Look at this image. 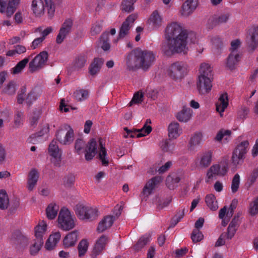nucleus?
Returning <instances> with one entry per match:
<instances>
[{"instance_id":"nucleus-1","label":"nucleus","mask_w":258,"mask_h":258,"mask_svg":"<svg viewBox=\"0 0 258 258\" xmlns=\"http://www.w3.org/2000/svg\"><path fill=\"white\" fill-rule=\"evenodd\" d=\"M187 35L179 36V37L167 39L168 44H164L162 47V50L165 55L171 56L175 53H184L186 52Z\"/></svg>"},{"instance_id":"nucleus-2","label":"nucleus","mask_w":258,"mask_h":258,"mask_svg":"<svg viewBox=\"0 0 258 258\" xmlns=\"http://www.w3.org/2000/svg\"><path fill=\"white\" fill-rule=\"evenodd\" d=\"M85 146V158L86 160L89 161L91 160L97 153V143L94 138L90 139L86 145L82 139H77L76 140L75 149L78 154L82 152Z\"/></svg>"},{"instance_id":"nucleus-3","label":"nucleus","mask_w":258,"mask_h":258,"mask_svg":"<svg viewBox=\"0 0 258 258\" xmlns=\"http://www.w3.org/2000/svg\"><path fill=\"white\" fill-rule=\"evenodd\" d=\"M74 210L77 217L82 220L92 221L98 216V210L96 208L83 204L76 205Z\"/></svg>"},{"instance_id":"nucleus-4","label":"nucleus","mask_w":258,"mask_h":258,"mask_svg":"<svg viewBox=\"0 0 258 258\" xmlns=\"http://www.w3.org/2000/svg\"><path fill=\"white\" fill-rule=\"evenodd\" d=\"M75 217H73L71 212L67 208H62L58 215V223L59 227L64 231H69L75 226Z\"/></svg>"},{"instance_id":"nucleus-5","label":"nucleus","mask_w":258,"mask_h":258,"mask_svg":"<svg viewBox=\"0 0 258 258\" xmlns=\"http://www.w3.org/2000/svg\"><path fill=\"white\" fill-rule=\"evenodd\" d=\"M249 143L247 141H244L237 146L232 153L231 158L232 163L234 166L241 165L245 155L247 152Z\"/></svg>"},{"instance_id":"nucleus-6","label":"nucleus","mask_w":258,"mask_h":258,"mask_svg":"<svg viewBox=\"0 0 258 258\" xmlns=\"http://www.w3.org/2000/svg\"><path fill=\"white\" fill-rule=\"evenodd\" d=\"M186 65L182 61H176L172 63L168 70V74L174 80L181 79L186 72Z\"/></svg>"},{"instance_id":"nucleus-7","label":"nucleus","mask_w":258,"mask_h":258,"mask_svg":"<svg viewBox=\"0 0 258 258\" xmlns=\"http://www.w3.org/2000/svg\"><path fill=\"white\" fill-rule=\"evenodd\" d=\"M48 58V54L43 51L37 55L29 63V71L34 73L42 69L46 64Z\"/></svg>"},{"instance_id":"nucleus-8","label":"nucleus","mask_w":258,"mask_h":258,"mask_svg":"<svg viewBox=\"0 0 258 258\" xmlns=\"http://www.w3.org/2000/svg\"><path fill=\"white\" fill-rule=\"evenodd\" d=\"M57 140L62 145L71 144L74 139V133L71 126L59 129L56 134Z\"/></svg>"},{"instance_id":"nucleus-9","label":"nucleus","mask_w":258,"mask_h":258,"mask_svg":"<svg viewBox=\"0 0 258 258\" xmlns=\"http://www.w3.org/2000/svg\"><path fill=\"white\" fill-rule=\"evenodd\" d=\"M187 35V31L184 30L181 25L177 22L171 23L166 27L165 35L167 39Z\"/></svg>"},{"instance_id":"nucleus-10","label":"nucleus","mask_w":258,"mask_h":258,"mask_svg":"<svg viewBox=\"0 0 258 258\" xmlns=\"http://www.w3.org/2000/svg\"><path fill=\"white\" fill-rule=\"evenodd\" d=\"M140 67L144 70H147L152 64L155 59L154 54L151 51L138 50Z\"/></svg>"},{"instance_id":"nucleus-11","label":"nucleus","mask_w":258,"mask_h":258,"mask_svg":"<svg viewBox=\"0 0 258 258\" xmlns=\"http://www.w3.org/2000/svg\"><path fill=\"white\" fill-rule=\"evenodd\" d=\"M48 151L50 155L53 157L51 162L55 166L60 167L61 151L59 149L56 141H52L49 144Z\"/></svg>"},{"instance_id":"nucleus-12","label":"nucleus","mask_w":258,"mask_h":258,"mask_svg":"<svg viewBox=\"0 0 258 258\" xmlns=\"http://www.w3.org/2000/svg\"><path fill=\"white\" fill-rule=\"evenodd\" d=\"M162 17L157 10L153 11L147 21L148 28L150 31L157 30L162 26Z\"/></svg>"},{"instance_id":"nucleus-13","label":"nucleus","mask_w":258,"mask_h":258,"mask_svg":"<svg viewBox=\"0 0 258 258\" xmlns=\"http://www.w3.org/2000/svg\"><path fill=\"white\" fill-rule=\"evenodd\" d=\"M137 17V14H132L126 18L120 28L118 38H123L128 34L130 28Z\"/></svg>"},{"instance_id":"nucleus-14","label":"nucleus","mask_w":258,"mask_h":258,"mask_svg":"<svg viewBox=\"0 0 258 258\" xmlns=\"http://www.w3.org/2000/svg\"><path fill=\"white\" fill-rule=\"evenodd\" d=\"M73 25V22L72 19H68L63 23L58 35H57L56 42L57 44H61L66 38L71 30Z\"/></svg>"},{"instance_id":"nucleus-15","label":"nucleus","mask_w":258,"mask_h":258,"mask_svg":"<svg viewBox=\"0 0 258 258\" xmlns=\"http://www.w3.org/2000/svg\"><path fill=\"white\" fill-rule=\"evenodd\" d=\"M20 3V0H9L7 9L6 2L5 0H0V12L4 13L6 12L8 17H11L17 9V7Z\"/></svg>"},{"instance_id":"nucleus-16","label":"nucleus","mask_w":258,"mask_h":258,"mask_svg":"<svg viewBox=\"0 0 258 258\" xmlns=\"http://www.w3.org/2000/svg\"><path fill=\"white\" fill-rule=\"evenodd\" d=\"M162 180V178L160 176H156L152 177L147 182L143 189L142 194L146 197L149 196L158 187Z\"/></svg>"},{"instance_id":"nucleus-17","label":"nucleus","mask_w":258,"mask_h":258,"mask_svg":"<svg viewBox=\"0 0 258 258\" xmlns=\"http://www.w3.org/2000/svg\"><path fill=\"white\" fill-rule=\"evenodd\" d=\"M212 77H203L199 76V79L197 83V89L199 93L204 94L209 93L212 88Z\"/></svg>"},{"instance_id":"nucleus-18","label":"nucleus","mask_w":258,"mask_h":258,"mask_svg":"<svg viewBox=\"0 0 258 258\" xmlns=\"http://www.w3.org/2000/svg\"><path fill=\"white\" fill-rule=\"evenodd\" d=\"M247 44L251 51L258 46V26H254L249 30Z\"/></svg>"},{"instance_id":"nucleus-19","label":"nucleus","mask_w":258,"mask_h":258,"mask_svg":"<svg viewBox=\"0 0 258 258\" xmlns=\"http://www.w3.org/2000/svg\"><path fill=\"white\" fill-rule=\"evenodd\" d=\"M138 50L135 51L134 53L129 54L126 59L127 69L130 70H134L140 67L139 56H138Z\"/></svg>"},{"instance_id":"nucleus-20","label":"nucleus","mask_w":258,"mask_h":258,"mask_svg":"<svg viewBox=\"0 0 258 258\" xmlns=\"http://www.w3.org/2000/svg\"><path fill=\"white\" fill-rule=\"evenodd\" d=\"M226 164L225 165L223 166L222 168L220 167L219 165L216 164L212 166L207 172V176L209 178H211L213 177V175H220L223 176L228 171V158H226Z\"/></svg>"},{"instance_id":"nucleus-21","label":"nucleus","mask_w":258,"mask_h":258,"mask_svg":"<svg viewBox=\"0 0 258 258\" xmlns=\"http://www.w3.org/2000/svg\"><path fill=\"white\" fill-rule=\"evenodd\" d=\"M198 4V0H186L183 4L181 15L187 17L196 9Z\"/></svg>"},{"instance_id":"nucleus-22","label":"nucleus","mask_w":258,"mask_h":258,"mask_svg":"<svg viewBox=\"0 0 258 258\" xmlns=\"http://www.w3.org/2000/svg\"><path fill=\"white\" fill-rule=\"evenodd\" d=\"M45 4L42 0H33L31 10L33 14L36 17H41L44 14Z\"/></svg>"},{"instance_id":"nucleus-23","label":"nucleus","mask_w":258,"mask_h":258,"mask_svg":"<svg viewBox=\"0 0 258 258\" xmlns=\"http://www.w3.org/2000/svg\"><path fill=\"white\" fill-rule=\"evenodd\" d=\"M108 241V238L105 235H102L96 242L92 251V258H96L101 252Z\"/></svg>"},{"instance_id":"nucleus-24","label":"nucleus","mask_w":258,"mask_h":258,"mask_svg":"<svg viewBox=\"0 0 258 258\" xmlns=\"http://www.w3.org/2000/svg\"><path fill=\"white\" fill-rule=\"evenodd\" d=\"M115 217L113 216H106L99 223L97 230L99 232H103L110 228L113 224Z\"/></svg>"},{"instance_id":"nucleus-25","label":"nucleus","mask_w":258,"mask_h":258,"mask_svg":"<svg viewBox=\"0 0 258 258\" xmlns=\"http://www.w3.org/2000/svg\"><path fill=\"white\" fill-rule=\"evenodd\" d=\"M168 136L170 139L177 138L182 133L179 124L177 122H172L168 125Z\"/></svg>"},{"instance_id":"nucleus-26","label":"nucleus","mask_w":258,"mask_h":258,"mask_svg":"<svg viewBox=\"0 0 258 258\" xmlns=\"http://www.w3.org/2000/svg\"><path fill=\"white\" fill-rule=\"evenodd\" d=\"M103 63L104 60L102 58H95L89 67V72L90 75L94 76L98 73Z\"/></svg>"},{"instance_id":"nucleus-27","label":"nucleus","mask_w":258,"mask_h":258,"mask_svg":"<svg viewBox=\"0 0 258 258\" xmlns=\"http://www.w3.org/2000/svg\"><path fill=\"white\" fill-rule=\"evenodd\" d=\"M240 60V56L237 52H231L229 54L226 63V67L230 70L235 69Z\"/></svg>"},{"instance_id":"nucleus-28","label":"nucleus","mask_w":258,"mask_h":258,"mask_svg":"<svg viewBox=\"0 0 258 258\" xmlns=\"http://www.w3.org/2000/svg\"><path fill=\"white\" fill-rule=\"evenodd\" d=\"M216 105V110L218 112L221 113L224 111L228 105V99L227 93L221 95Z\"/></svg>"},{"instance_id":"nucleus-29","label":"nucleus","mask_w":258,"mask_h":258,"mask_svg":"<svg viewBox=\"0 0 258 258\" xmlns=\"http://www.w3.org/2000/svg\"><path fill=\"white\" fill-rule=\"evenodd\" d=\"M99 158L101 160L102 164L103 166H107L108 164V160L106 158L107 156V152L105 147V144L103 143V141L102 139L100 138L99 139Z\"/></svg>"},{"instance_id":"nucleus-30","label":"nucleus","mask_w":258,"mask_h":258,"mask_svg":"<svg viewBox=\"0 0 258 258\" xmlns=\"http://www.w3.org/2000/svg\"><path fill=\"white\" fill-rule=\"evenodd\" d=\"M39 176L37 170L32 169L29 174L28 179V189L31 191L37 183Z\"/></svg>"},{"instance_id":"nucleus-31","label":"nucleus","mask_w":258,"mask_h":258,"mask_svg":"<svg viewBox=\"0 0 258 258\" xmlns=\"http://www.w3.org/2000/svg\"><path fill=\"white\" fill-rule=\"evenodd\" d=\"M192 110L189 108H183V109L177 113L176 118L180 122H186L191 118Z\"/></svg>"},{"instance_id":"nucleus-32","label":"nucleus","mask_w":258,"mask_h":258,"mask_svg":"<svg viewBox=\"0 0 258 258\" xmlns=\"http://www.w3.org/2000/svg\"><path fill=\"white\" fill-rule=\"evenodd\" d=\"M78 238V233L77 231H73L66 236L63 239V245L65 247H70L74 246L76 243Z\"/></svg>"},{"instance_id":"nucleus-33","label":"nucleus","mask_w":258,"mask_h":258,"mask_svg":"<svg viewBox=\"0 0 258 258\" xmlns=\"http://www.w3.org/2000/svg\"><path fill=\"white\" fill-rule=\"evenodd\" d=\"M86 62V57L85 56L82 55L78 56L73 62L72 70L73 71H79L85 66Z\"/></svg>"},{"instance_id":"nucleus-34","label":"nucleus","mask_w":258,"mask_h":258,"mask_svg":"<svg viewBox=\"0 0 258 258\" xmlns=\"http://www.w3.org/2000/svg\"><path fill=\"white\" fill-rule=\"evenodd\" d=\"M180 180V178L176 173H173L168 175L166 179V184L167 186L170 189H174Z\"/></svg>"},{"instance_id":"nucleus-35","label":"nucleus","mask_w":258,"mask_h":258,"mask_svg":"<svg viewBox=\"0 0 258 258\" xmlns=\"http://www.w3.org/2000/svg\"><path fill=\"white\" fill-rule=\"evenodd\" d=\"M58 210L59 207L56 204H50L46 209L47 217L50 220L54 219L57 216Z\"/></svg>"},{"instance_id":"nucleus-36","label":"nucleus","mask_w":258,"mask_h":258,"mask_svg":"<svg viewBox=\"0 0 258 258\" xmlns=\"http://www.w3.org/2000/svg\"><path fill=\"white\" fill-rule=\"evenodd\" d=\"M205 202L208 207L212 211H216L218 208L216 197L213 194H209L206 196L205 197Z\"/></svg>"},{"instance_id":"nucleus-37","label":"nucleus","mask_w":258,"mask_h":258,"mask_svg":"<svg viewBox=\"0 0 258 258\" xmlns=\"http://www.w3.org/2000/svg\"><path fill=\"white\" fill-rule=\"evenodd\" d=\"M212 152L208 151L203 153L200 162V165L203 167H208L212 161Z\"/></svg>"},{"instance_id":"nucleus-38","label":"nucleus","mask_w":258,"mask_h":258,"mask_svg":"<svg viewBox=\"0 0 258 258\" xmlns=\"http://www.w3.org/2000/svg\"><path fill=\"white\" fill-rule=\"evenodd\" d=\"M200 74L199 76L212 77V69L209 64L202 63L200 69Z\"/></svg>"},{"instance_id":"nucleus-39","label":"nucleus","mask_w":258,"mask_h":258,"mask_svg":"<svg viewBox=\"0 0 258 258\" xmlns=\"http://www.w3.org/2000/svg\"><path fill=\"white\" fill-rule=\"evenodd\" d=\"M150 237V234H146L140 237L137 244L134 246L135 249L139 251L142 249L149 242Z\"/></svg>"},{"instance_id":"nucleus-40","label":"nucleus","mask_w":258,"mask_h":258,"mask_svg":"<svg viewBox=\"0 0 258 258\" xmlns=\"http://www.w3.org/2000/svg\"><path fill=\"white\" fill-rule=\"evenodd\" d=\"M9 204V200L6 190H0V209L1 210L7 209Z\"/></svg>"},{"instance_id":"nucleus-41","label":"nucleus","mask_w":258,"mask_h":258,"mask_svg":"<svg viewBox=\"0 0 258 258\" xmlns=\"http://www.w3.org/2000/svg\"><path fill=\"white\" fill-rule=\"evenodd\" d=\"M202 134L201 133H196L190 138L189 144V148L191 150H194L195 147L199 145L202 139Z\"/></svg>"},{"instance_id":"nucleus-42","label":"nucleus","mask_w":258,"mask_h":258,"mask_svg":"<svg viewBox=\"0 0 258 258\" xmlns=\"http://www.w3.org/2000/svg\"><path fill=\"white\" fill-rule=\"evenodd\" d=\"M29 60V57H26L19 61L16 64V66L12 69V73L13 74H17L21 73V71L25 68Z\"/></svg>"},{"instance_id":"nucleus-43","label":"nucleus","mask_w":258,"mask_h":258,"mask_svg":"<svg viewBox=\"0 0 258 258\" xmlns=\"http://www.w3.org/2000/svg\"><path fill=\"white\" fill-rule=\"evenodd\" d=\"M42 223H43L42 225L38 224L35 228L36 239H41V240H43V234L46 229L47 225L43 221Z\"/></svg>"},{"instance_id":"nucleus-44","label":"nucleus","mask_w":258,"mask_h":258,"mask_svg":"<svg viewBox=\"0 0 258 258\" xmlns=\"http://www.w3.org/2000/svg\"><path fill=\"white\" fill-rule=\"evenodd\" d=\"M134 3L128 1L122 0L120 5V10L123 12L130 13L134 10Z\"/></svg>"},{"instance_id":"nucleus-45","label":"nucleus","mask_w":258,"mask_h":258,"mask_svg":"<svg viewBox=\"0 0 258 258\" xmlns=\"http://www.w3.org/2000/svg\"><path fill=\"white\" fill-rule=\"evenodd\" d=\"M45 4V7L47 9V15L49 19H51L54 15L55 5L53 0H44Z\"/></svg>"},{"instance_id":"nucleus-46","label":"nucleus","mask_w":258,"mask_h":258,"mask_svg":"<svg viewBox=\"0 0 258 258\" xmlns=\"http://www.w3.org/2000/svg\"><path fill=\"white\" fill-rule=\"evenodd\" d=\"M41 115V112L39 109H35L32 116L29 118V122L31 126L35 127L37 124L38 120L39 119Z\"/></svg>"},{"instance_id":"nucleus-47","label":"nucleus","mask_w":258,"mask_h":258,"mask_svg":"<svg viewBox=\"0 0 258 258\" xmlns=\"http://www.w3.org/2000/svg\"><path fill=\"white\" fill-rule=\"evenodd\" d=\"M17 84L14 81H10L3 89V92L8 95H14L16 91Z\"/></svg>"},{"instance_id":"nucleus-48","label":"nucleus","mask_w":258,"mask_h":258,"mask_svg":"<svg viewBox=\"0 0 258 258\" xmlns=\"http://www.w3.org/2000/svg\"><path fill=\"white\" fill-rule=\"evenodd\" d=\"M230 15L228 13L221 15L213 18L212 24L214 26L226 23L229 19Z\"/></svg>"},{"instance_id":"nucleus-49","label":"nucleus","mask_w":258,"mask_h":258,"mask_svg":"<svg viewBox=\"0 0 258 258\" xmlns=\"http://www.w3.org/2000/svg\"><path fill=\"white\" fill-rule=\"evenodd\" d=\"M101 41L102 42V49L104 51L108 50L110 48L109 41V33L107 32H103L100 36Z\"/></svg>"},{"instance_id":"nucleus-50","label":"nucleus","mask_w":258,"mask_h":258,"mask_svg":"<svg viewBox=\"0 0 258 258\" xmlns=\"http://www.w3.org/2000/svg\"><path fill=\"white\" fill-rule=\"evenodd\" d=\"M34 243L32 246L30 247V251L31 255H35L40 250L41 246L43 244V240L41 239H35Z\"/></svg>"},{"instance_id":"nucleus-51","label":"nucleus","mask_w":258,"mask_h":258,"mask_svg":"<svg viewBox=\"0 0 258 258\" xmlns=\"http://www.w3.org/2000/svg\"><path fill=\"white\" fill-rule=\"evenodd\" d=\"M88 247V243L86 240L83 239L79 243L78 249L79 256L82 257L86 253Z\"/></svg>"},{"instance_id":"nucleus-52","label":"nucleus","mask_w":258,"mask_h":258,"mask_svg":"<svg viewBox=\"0 0 258 258\" xmlns=\"http://www.w3.org/2000/svg\"><path fill=\"white\" fill-rule=\"evenodd\" d=\"M170 140H162L160 143V146L164 152L171 151L173 150L174 145L170 143Z\"/></svg>"},{"instance_id":"nucleus-53","label":"nucleus","mask_w":258,"mask_h":258,"mask_svg":"<svg viewBox=\"0 0 258 258\" xmlns=\"http://www.w3.org/2000/svg\"><path fill=\"white\" fill-rule=\"evenodd\" d=\"M135 131L138 133L137 135V138H140L148 135L152 131V127L151 126H147L146 123L145 124L144 126L140 130L135 129Z\"/></svg>"},{"instance_id":"nucleus-54","label":"nucleus","mask_w":258,"mask_h":258,"mask_svg":"<svg viewBox=\"0 0 258 258\" xmlns=\"http://www.w3.org/2000/svg\"><path fill=\"white\" fill-rule=\"evenodd\" d=\"M24 117L23 112L19 110L16 111L14 116V124L16 127H19L23 123V119Z\"/></svg>"},{"instance_id":"nucleus-55","label":"nucleus","mask_w":258,"mask_h":258,"mask_svg":"<svg viewBox=\"0 0 258 258\" xmlns=\"http://www.w3.org/2000/svg\"><path fill=\"white\" fill-rule=\"evenodd\" d=\"M204 235L200 229H195L193 230L191 234V238L194 242L196 243L201 241Z\"/></svg>"},{"instance_id":"nucleus-56","label":"nucleus","mask_w":258,"mask_h":258,"mask_svg":"<svg viewBox=\"0 0 258 258\" xmlns=\"http://www.w3.org/2000/svg\"><path fill=\"white\" fill-rule=\"evenodd\" d=\"M76 99L78 101H82L86 99L88 97V92L87 90L80 89L77 90L74 93Z\"/></svg>"},{"instance_id":"nucleus-57","label":"nucleus","mask_w":258,"mask_h":258,"mask_svg":"<svg viewBox=\"0 0 258 258\" xmlns=\"http://www.w3.org/2000/svg\"><path fill=\"white\" fill-rule=\"evenodd\" d=\"M240 183V176L238 173L235 174L233 177L231 184V190L233 193H235L238 189Z\"/></svg>"},{"instance_id":"nucleus-58","label":"nucleus","mask_w":258,"mask_h":258,"mask_svg":"<svg viewBox=\"0 0 258 258\" xmlns=\"http://www.w3.org/2000/svg\"><path fill=\"white\" fill-rule=\"evenodd\" d=\"M143 97V94L142 92H138L136 93L132 100L130 101V102L128 104L129 106H131L134 104H139L142 102Z\"/></svg>"},{"instance_id":"nucleus-59","label":"nucleus","mask_w":258,"mask_h":258,"mask_svg":"<svg viewBox=\"0 0 258 258\" xmlns=\"http://www.w3.org/2000/svg\"><path fill=\"white\" fill-rule=\"evenodd\" d=\"M231 133V132L229 130L223 131L222 130L217 133L216 136L215 138V140L217 141H220L225 137V139L227 140V137H229Z\"/></svg>"},{"instance_id":"nucleus-60","label":"nucleus","mask_w":258,"mask_h":258,"mask_svg":"<svg viewBox=\"0 0 258 258\" xmlns=\"http://www.w3.org/2000/svg\"><path fill=\"white\" fill-rule=\"evenodd\" d=\"M249 213L251 215H255L258 213V197L250 204Z\"/></svg>"},{"instance_id":"nucleus-61","label":"nucleus","mask_w":258,"mask_h":258,"mask_svg":"<svg viewBox=\"0 0 258 258\" xmlns=\"http://www.w3.org/2000/svg\"><path fill=\"white\" fill-rule=\"evenodd\" d=\"M75 176L73 174H69L63 178V182L66 186H72L75 182Z\"/></svg>"},{"instance_id":"nucleus-62","label":"nucleus","mask_w":258,"mask_h":258,"mask_svg":"<svg viewBox=\"0 0 258 258\" xmlns=\"http://www.w3.org/2000/svg\"><path fill=\"white\" fill-rule=\"evenodd\" d=\"M102 26L99 22H96L92 27L91 29V34L92 36L96 35L99 34L102 30Z\"/></svg>"},{"instance_id":"nucleus-63","label":"nucleus","mask_w":258,"mask_h":258,"mask_svg":"<svg viewBox=\"0 0 258 258\" xmlns=\"http://www.w3.org/2000/svg\"><path fill=\"white\" fill-rule=\"evenodd\" d=\"M258 177V168H255L250 173L247 180V183L249 185H252Z\"/></svg>"},{"instance_id":"nucleus-64","label":"nucleus","mask_w":258,"mask_h":258,"mask_svg":"<svg viewBox=\"0 0 258 258\" xmlns=\"http://www.w3.org/2000/svg\"><path fill=\"white\" fill-rule=\"evenodd\" d=\"M61 235L59 232H55V233L50 235L48 239V243L52 240L53 242V245H56L57 242L59 240Z\"/></svg>"}]
</instances>
